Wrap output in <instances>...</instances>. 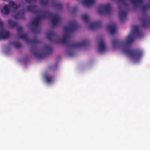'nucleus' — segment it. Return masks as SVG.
Here are the masks:
<instances>
[{
	"label": "nucleus",
	"instance_id": "1a4fd4ad",
	"mask_svg": "<svg viewBox=\"0 0 150 150\" xmlns=\"http://www.w3.org/2000/svg\"><path fill=\"white\" fill-rule=\"evenodd\" d=\"M116 25L115 23H114L112 25H108L107 26V28L111 34H114L116 33Z\"/></svg>",
	"mask_w": 150,
	"mask_h": 150
},
{
	"label": "nucleus",
	"instance_id": "ddd939ff",
	"mask_svg": "<svg viewBox=\"0 0 150 150\" xmlns=\"http://www.w3.org/2000/svg\"><path fill=\"white\" fill-rule=\"evenodd\" d=\"M8 5L9 7L11 8L14 11H16L18 7V5L12 1H9Z\"/></svg>",
	"mask_w": 150,
	"mask_h": 150
},
{
	"label": "nucleus",
	"instance_id": "f03ea898",
	"mask_svg": "<svg viewBox=\"0 0 150 150\" xmlns=\"http://www.w3.org/2000/svg\"><path fill=\"white\" fill-rule=\"evenodd\" d=\"M133 34H136L139 36L142 35L137 26H134L133 27V30L131 33L127 37V41L125 42L123 41H121L119 39H114L112 41V45L114 48L117 47L119 46H122L123 47L124 52L132 57L135 61L139 60L143 54L142 51L138 49L132 50L130 49V44L132 43L134 40V37Z\"/></svg>",
	"mask_w": 150,
	"mask_h": 150
},
{
	"label": "nucleus",
	"instance_id": "f3484780",
	"mask_svg": "<svg viewBox=\"0 0 150 150\" xmlns=\"http://www.w3.org/2000/svg\"><path fill=\"white\" fill-rule=\"evenodd\" d=\"M8 24L9 26L11 28L16 27L17 24L16 22L13 21L11 19L8 20Z\"/></svg>",
	"mask_w": 150,
	"mask_h": 150
},
{
	"label": "nucleus",
	"instance_id": "f257e3e1",
	"mask_svg": "<svg viewBox=\"0 0 150 150\" xmlns=\"http://www.w3.org/2000/svg\"><path fill=\"white\" fill-rule=\"evenodd\" d=\"M69 27H64V30L66 33L62 39L59 38L57 34L53 31L47 33V38L50 41L54 42H57L59 40L63 44L72 48L81 47L87 45L89 42L86 40H83L80 42L72 43L70 40L71 36L69 33L73 32L77 29L79 25L75 21L69 22Z\"/></svg>",
	"mask_w": 150,
	"mask_h": 150
},
{
	"label": "nucleus",
	"instance_id": "412c9836",
	"mask_svg": "<svg viewBox=\"0 0 150 150\" xmlns=\"http://www.w3.org/2000/svg\"><path fill=\"white\" fill-rule=\"evenodd\" d=\"M83 19L86 23L88 22L89 21L88 16L87 14H84L83 16Z\"/></svg>",
	"mask_w": 150,
	"mask_h": 150
},
{
	"label": "nucleus",
	"instance_id": "b1692460",
	"mask_svg": "<svg viewBox=\"0 0 150 150\" xmlns=\"http://www.w3.org/2000/svg\"><path fill=\"white\" fill-rule=\"evenodd\" d=\"M142 21L143 23L142 26L145 28L147 26V19L146 18H143L142 19Z\"/></svg>",
	"mask_w": 150,
	"mask_h": 150
},
{
	"label": "nucleus",
	"instance_id": "5701e85b",
	"mask_svg": "<svg viewBox=\"0 0 150 150\" xmlns=\"http://www.w3.org/2000/svg\"><path fill=\"white\" fill-rule=\"evenodd\" d=\"M45 79L49 83H51L53 81V78L52 77L46 76L45 77Z\"/></svg>",
	"mask_w": 150,
	"mask_h": 150
},
{
	"label": "nucleus",
	"instance_id": "bb28decb",
	"mask_svg": "<svg viewBox=\"0 0 150 150\" xmlns=\"http://www.w3.org/2000/svg\"><path fill=\"white\" fill-rule=\"evenodd\" d=\"M26 2L30 3L31 2H35L36 0H25Z\"/></svg>",
	"mask_w": 150,
	"mask_h": 150
},
{
	"label": "nucleus",
	"instance_id": "0eeeda50",
	"mask_svg": "<svg viewBox=\"0 0 150 150\" xmlns=\"http://www.w3.org/2000/svg\"><path fill=\"white\" fill-rule=\"evenodd\" d=\"M10 36L9 31L3 28L0 30V40H3L8 38Z\"/></svg>",
	"mask_w": 150,
	"mask_h": 150
},
{
	"label": "nucleus",
	"instance_id": "a878e982",
	"mask_svg": "<svg viewBox=\"0 0 150 150\" xmlns=\"http://www.w3.org/2000/svg\"><path fill=\"white\" fill-rule=\"evenodd\" d=\"M18 32L19 34H21L22 32V28L21 26L18 27L17 29Z\"/></svg>",
	"mask_w": 150,
	"mask_h": 150
},
{
	"label": "nucleus",
	"instance_id": "f8f14e48",
	"mask_svg": "<svg viewBox=\"0 0 150 150\" xmlns=\"http://www.w3.org/2000/svg\"><path fill=\"white\" fill-rule=\"evenodd\" d=\"M15 18L16 19H24V12L23 10L19 11L15 15Z\"/></svg>",
	"mask_w": 150,
	"mask_h": 150
},
{
	"label": "nucleus",
	"instance_id": "2eb2a0df",
	"mask_svg": "<svg viewBox=\"0 0 150 150\" xmlns=\"http://www.w3.org/2000/svg\"><path fill=\"white\" fill-rule=\"evenodd\" d=\"M2 13L5 15L8 14L10 11V10L8 8L7 5H5L1 9Z\"/></svg>",
	"mask_w": 150,
	"mask_h": 150
},
{
	"label": "nucleus",
	"instance_id": "9b49d317",
	"mask_svg": "<svg viewBox=\"0 0 150 150\" xmlns=\"http://www.w3.org/2000/svg\"><path fill=\"white\" fill-rule=\"evenodd\" d=\"M37 49L36 47L35 46H32L31 48V50L33 52L34 55L40 59L43 58L44 54H40L38 52H35Z\"/></svg>",
	"mask_w": 150,
	"mask_h": 150
},
{
	"label": "nucleus",
	"instance_id": "423d86ee",
	"mask_svg": "<svg viewBox=\"0 0 150 150\" xmlns=\"http://www.w3.org/2000/svg\"><path fill=\"white\" fill-rule=\"evenodd\" d=\"M18 37L19 38L25 40L28 43H38L40 42L39 41L36 40L35 39L31 40H29L27 34L19 35H18Z\"/></svg>",
	"mask_w": 150,
	"mask_h": 150
},
{
	"label": "nucleus",
	"instance_id": "39448f33",
	"mask_svg": "<svg viewBox=\"0 0 150 150\" xmlns=\"http://www.w3.org/2000/svg\"><path fill=\"white\" fill-rule=\"evenodd\" d=\"M111 10V8L109 4L105 5H100L98 8V12L100 14H102L104 13H106L109 14Z\"/></svg>",
	"mask_w": 150,
	"mask_h": 150
},
{
	"label": "nucleus",
	"instance_id": "7ed1b4c3",
	"mask_svg": "<svg viewBox=\"0 0 150 150\" xmlns=\"http://www.w3.org/2000/svg\"><path fill=\"white\" fill-rule=\"evenodd\" d=\"M36 5H31L27 6L28 11H31L34 14H41V15L38 16L35 18L31 22L32 25L35 27L38 26L40 20L42 18H52L51 22L53 26H55L58 25L60 20V18L56 13L54 14L51 12L48 11H42L40 10H35Z\"/></svg>",
	"mask_w": 150,
	"mask_h": 150
},
{
	"label": "nucleus",
	"instance_id": "c756f323",
	"mask_svg": "<svg viewBox=\"0 0 150 150\" xmlns=\"http://www.w3.org/2000/svg\"><path fill=\"white\" fill-rule=\"evenodd\" d=\"M121 7H122L121 5H119V9L121 10H122Z\"/></svg>",
	"mask_w": 150,
	"mask_h": 150
},
{
	"label": "nucleus",
	"instance_id": "6e6552de",
	"mask_svg": "<svg viewBox=\"0 0 150 150\" xmlns=\"http://www.w3.org/2000/svg\"><path fill=\"white\" fill-rule=\"evenodd\" d=\"M101 25V23L100 21H97L91 23L89 25V28L92 30L100 28Z\"/></svg>",
	"mask_w": 150,
	"mask_h": 150
},
{
	"label": "nucleus",
	"instance_id": "393cba45",
	"mask_svg": "<svg viewBox=\"0 0 150 150\" xmlns=\"http://www.w3.org/2000/svg\"><path fill=\"white\" fill-rule=\"evenodd\" d=\"M48 0H40L41 4L42 5H46L48 4Z\"/></svg>",
	"mask_w": 150,
	"mask_h": 150
},
{
	"label": "nucleus",
	"instance_id": "20e7f679",
	"mask_svg": "<svg viewBox=\"0 0 150 150\" xmlns=\"http://www.w3.org/2000/svg\"><path fill=\"white\" fill-rule=\"evenodd\" d=\"M125 0H117L119 2H122V5L126 7L124 11L121 10L119 13V17L120 20L122 23H123L127 19V10L128 4L124 2ZM131 2L134 4V8H136L138 7L139 4H142L143 2V0H130Z\"/></svg>",
	"mask_w": 150,
	"mask_h": 150
},
{
	"label": "nucleus",
	"instance_id": "aec40b11",
	"mask_svg": "<svg viewBox=\"0 0 150 150\" xmlns=\"http://www.w3.org/2000/svg\"><path fill=\"white\" fill-rule=\"evenodd\" d=\"M11 44L14 45L16 48H19L21 46V44L18 42H12Z\"/></svg>",
	"mask_w": 150,
	"mask_h": 150
},
{
	"label": "nucleus",
	"instance_id": "dca6fc26",
	"mask_svg": "<svg viewBox=\"0 0 150 150\" xmlns=\"http://www.w3.org/2000/svg\"><path fill=\"white\" fill-rule=\"evenodd\" d=\"M94 2V0H84L82 3L85 5L89 6L93 4Z\"/></svg>",
	"mask_w": 150,
	"mask_h": 150
},
{
	"label": "nucleus",
	"instance_id": "7c9ffc66",
	"mask_svg": "<svg viewBox=\"0 0 150 150\" xmlns=\"http://www.w3.org/2000/svg\"><path fill=\"white\" fill-rule=\"evenodd\" d=\"M68 55H69V56H71L72 55V53H69L68 54Z\"/></svg>",
	"mask_w": 150,
	"mask_h": 150
},
{
	"label": "nucleus",
	"instance_id": "6ab92c4d",
	"mask_svg": "<svg viewBox=\"0 0 150 150\" xmlns=\"http://www.w3.org/2000/svg\"><path fill=\"white\" fill-rule=\"evenodd\" d=\"M149 2L150 3V0H149ZM149 8H150V4L143 5L141 7V8L143 11H145Z\"/></svg>",
	"mask_w": 150,
	"mask_h": 150
},
{
	"label": "nucleus",
	"instance_id": "cd10ccee",
	"mask_svg": "<svg viewBox=\"0 0 150 150\" xmlns=\"http://www.w3.org/2000/svg\"><path fill=\"white\" fill-rule=\"evenodd\" d=\"M4 26V23L1 21L0 20V27H3Z\"/></svg>",
	"mask_w": 150,
	"mask_h": 150
},
{
	"label": "nucleus",
	"instance_id": "c85d7f7f",
	"mask_svg": "<svg viewBox=\"0 0 150 150\" xmlns=\"http://www.w3.org/2000/svg\"><path fill=\"white\" fill-rule=\"evenodd\" d=\"M77 9V7H75L74 8V10H75V11H76Z\"/></svg>",
	"mask_w": 150,
	"mask_h": 150
},
{
	"label": "nucleus",
	"instance_id": "9d476101",
	"mask_svg": "<svg viewBox=\"0 0 150 150\" xmlns=\"http://www.w3.org/2000/svg\"><path fill=\"white\" fill-rule=\"evenodd\" d=\"M99 52H103L106 50V47L104 41L103 39L101 40L99 43Z\"/></svg>",
	"mask_w": 150,
	"mask_h": 150
},
{
	"label": "nucleus",
	"instance_id": "a211bd4d",
	"mask_svg": "<svg viewBox=\"0 0 150 150\" xmlns=\"http://www.w3.org/2000/svg\"><path fill=\"white\" fill-rule=\"evenodd\" d=\"M53 6L57 7L59 9H62L63 8L62 4L58 2H54L53 3Z\"/></svg>",
	"mask_w": 150,
	"mask_h": 150
},
{
	"label": "nucleus",
	"instance_id": "4be33fe9",
	"mask_svg": "<svg viewBox=\"0 0 150 150\" xmlns=\"http://www.w3.org/2000/svg\"><path fill=\"white\" fill-rule=\"evenodd\" d=\"M33 32L35 34H38L40 32L41 30L40 28H33L32 29Z\"/></svg>",
	"mask_w": 150,
	"mask_h": 150
},
{
	"label": "nucleus",
	"instance_id": "4468645a",
	"mask_svg": "<svg viewBox=\"0 0 150 150\" xmlns=\"http://www.w3.org/2000/svg\"><path fill=\"white\" fill-rule=\"evenodd\" d=\"M43 49L46 52L47 54H50L52 53V48L48 45H45L43 46Z\"/></svg>",
	"mask_w": 150,
	"mask_h": 150
}]
</instances>
